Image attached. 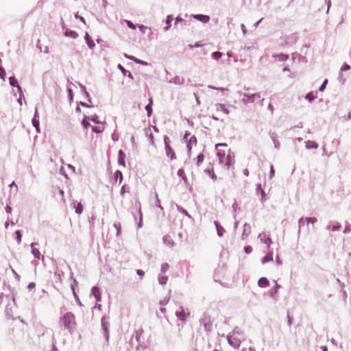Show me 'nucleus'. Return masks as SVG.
<instances>
[{
    "label": "nucleus",
    "instance_id": "obj_40",
    "mask_svg": "<svg viewBox=\"0 0 351 351\" xmlns=\"http://www.w3.org/2000/svg\"><path fill=\"white\" fill-rule=\"evenodd\" d=\"M118 69L123 73L124 75H126V74L128 73V71L125 70L121 64L118 65Z\"/></svg>",
    "mask_w": 351,
    "mask_h": 351
},
{
    "label": "nucleus",
    "instance_id": "obj_41",
    "mask_svg": "<svg viewBox=\"0 0 351 351\" xmlns=\"http://www.w3.org/2000/svg\"><path fill=\"white\" fill-rule=\"evenodd\" d=\"M222 54L221 52H219V51H215L213 53V56L215 58V59H219L221 57Z\"/></svg>",
    "mask_w": 351,
    "mask_h": 351
},
{
    "label": "nucleus",
    "instance_id": "obj_42",
    "mask_svg": "<svg viewBox=\"0 0 351 351\" xmlns=\"http://www.w3.org/2000/svg\"><path fill=\"white\" fill-rule=\"evenodd\" d=\"M5 75V71H4V69L3 68L0 67V77L3 80H4Z\"/></svg>",
    "mask_w": 351,
    "mask_h": 351
},
{
    "label": "nucleus",
    "instance_id": "obj_28",
    "mask_svg": "<svg viewBox=\"0 0 351 351\" xmlns=\"http://www.w3.org/2000/svg\"><path fill=\"white\" fill-rule=\"evenodd\" d=\"M350 69V66L347 63H344L340 69V72L342 73L343 71H346Z\"/></svg>",
    "mask_w": 351,
    "mask_h": 351
},
{
    "label": "nucleus",
    "instance_id": "obj_36",
    "mask_svg": "<svg viewBox=\"0 0 351 351\" xmlns=\"http://www.w3.org/2000/svg\"><path fill=\"white\" fill-rule=\"evenodd\" d=\"M116 178L117 179L119 178V182L121 183L123 180V175L120 171H116Z\"/></svg>",
    "mask_w": 351,
    "mask_h": 351
},
{
    "label": "nucleus",
    "instance_id": "obj_9",
    "mask_svg": "<svg viewBox=\"0 0 351 351\" xmlns=\"http://www.w3.org/2000/svg\"><path fill=\"white\" fill-rule=\"evenodd\" d=\"M202 322L204 324V328L208 330V331H210L211 330V328H212V323L210 322V317H204L202 319Z\"/></svg>",
    "mask_w": 351,
    "mask_h": 351
},
{
    "label": "nucleus",
    "instance_id": "obj_3",
    "mask_svg": "<svg viewBox=\"0 0 351 351\" xmlns=\"http://www.w3.org/2000/svg\"><path fill=\"white\" fill-rule=\"evenodd\" d=\"M239 333L234 330L231 335L228 336V343L234 348H238L241 344V339L239 337Z\"/></svg>",
    "mask_w": 351,
    "mask_h": 351
},
{
    "label": "nucleus",
    "instance_id": "obj_4",
    "mask_svg": "<svg viewBox=\"0 0 351 351\" xmlns=\"http://www.w3.org/2000/svg\"><path fill=\"white\" fill-rule=\"evenodd\" d=\"M259 100H261V96L258 93H254L252 95L244 94L242 98V101L245 104L253 103Z\"/></svg>",
    "mask_w": 351,
    "mask_h": 351
},
{
    "label": "nucleus",
    "instance_id": "obj_45",
    "mask_svg": "<svg viewBox=\"0 0 351 351\" xmlns=\"http://www.w3.org/2000/svg\"><path fill=\"white\" fill-rule=\"evenodd\" d=\"M274 173H275V171H274V166L273 165H271L270 167V174H271V178L273 177L274 176Z\"/></svg>",
    "mask_w": 351,
    "mask_h": 351
},
{
    "label": "nucleus",
    "instance_id": "obj_29",
    "mask_svg": "<svg viewBox=\"0 0 351 351\" xmlns=\"http://www.w3.org/2000/svg\"><path fill=\"white\" fill-rule=\"evenodd\" d=\"M158 280L161 285H165L167 281V277L165 276H161L158 278Z\"/></svg>",
    "mask_w": 351,
    "mask_h": 351
},
{
    "label": "nucleus",
    "instance_id": "obj_62",
    "mask_svg": "<svg viewBox=\"0 0 351 351\" xmlns=\"http://www.w3.org/2000/svg\"><path fill=\"white\" fill-rule=\"evenodd\" d=\"M121 194H123V193H124V186H123L121 188Z\"/></svg>",
    "mask_w": 351,
    "mask_h": 351
},
{
    "label": "nucleus",
    "instance_id": "obj_39",
    "mask_svg": "<svg viewBox=\"0 0 351 351\" xmlns=\"http://www.w3.org/2000/svg\"><path fill=\"white\" fill-rule=\"evenodd\" d=\"M306 99L309 101H312L314 99V96L312 93H309L306 95Z\"/></svg>",
    "mask_w": 351,
    "mask_h": 351
},
{
    "label": "nucleus",
    "instance_id": "obj_24",
    "mask_svg": "<svg viewBox=\"0 0 351 351\" xmlns=\"http://www.w3.org/2000/svg\"><path fill=\"white\" fill-rule=\"evenodd\" d=\"M152 99H150L149 103L145 106V110L147 112L148 117H150L152 114Z\"/></svg>",
    "mask_w": 351,
    "mask_h": 351
},
{
    "label": "nucleus",
    "instance_id": "obj_47",
    "mask_svg": "<svg viewBox=\"0 0 351 351\" xmlns=\"http://www.w3.org/2000/svg\"><path fill=\"white\" fill-rule=\"evenodd\" d=\"M278 56H279V59L282 60H287L288 58L287 56H285V55H282V54L279 55Z\"/></svg>",
    "mask_w": 351,
    "mask_h": 351
},
{
    "label": "nucleus",
    "instance_id": "obj_60",
    "mask_svg": "<svg viewBox=\"0 0 351 351\" xmlns=\"http://www.w3.org/2000/svg\"><path fill=\"white\" fill-rule=\"evenodd\" d=\"M156 198H157V202L158 203V206L161 208V206L160 204V200L158 199V195H156Z\"/></svg>",
    "mask_w": 351,
    "mask_h": 351
},
{
    "label": "nucleus",
    "instance_id": "obj_14",
    "mask_svg": "<svg viewBox=\"0 0 351 351\" xmlns=\"http://www.w3.org/2000/svg\"><path fill=\"white\" fill-rule=\"evenodd\" d=\"M73 208H75L76 213L82 214L83 213L84 207L80 202H74L73 203Z\"/></svg>",
    "mask_w": 351,
    "mask_h": 351
},
{
    "label": "nucleus",
    "instance_id": "obj_34",
    "mask_svg": "<svg viewBox=\"0 0 351 351\" xmlns=\"http://www.w3.org/2000/svg\"><path fill=\"white\" fill-rule=\"evenodd\" d=\"M163 239H164V241L165 243H168V245H169L170 246L173 245V242L171 241V239L169 236H165Z\"/></svg>",
    "mask_w": 351,
    "mask_h": 351
},
{
    "label": "nucleus",
    "instance_id": "obj_49",
    "mask_svg": "<svg viewBox=\"0 0 351 351\" xmlns=\"http://www.w3.org/2000/svg\"><path fill=\"white\" fill-rule=\"evenodd\" d=\"M208 87H209L210 88L217 89V90H221V91H224V90H226V89L223 88H215V87L212 86H209Z\"/></svg>",
    "mask_w": 351,
    "mask_h": 351
},
{
    "label": "nucleus",
    "instance_id": "obj_44",
    "mask_svg": "<svg viewBox=\"0 0 351 351\" xmlns=\"http://www.w3.org/2000/svg\"><path fill=\"white\" fill-rule=\"evenodd\" d=\"M252 251V248L250 246H247V247H245V252L247 254L250 253Z\"/></svg>",
    "mask_w": 351,
    "mask_h": 351
},
{
    "label": "nucleus",
    "instance_id": "obj_23",
    "mask_svg": "<svg viewBox=\"0 0 351 351\" xmlns=\"http://www.w3.org/2000/svg\"><path fill=\"white\" fill-rule=\"evenodd\" d=\"M65 36H68V37H71L73 38H76L77 37V34L74 32V31H71V30H66L65 32Z\"/></svg>",
    "mask_w": 351,
    "mask_h": 351
},
{
    "label": "nucleus",
    "instance_id": "obj_53",
    "mask_svg": "<svg viewBox=\"0 0 351 351\" xmlns=\"http://www.w3.org/2000/svg\"><path fill=\"white\" fill-rule=\"evenodd\" d=\"M221 230H223V228H221V230L217 227V233L219 234V236H221L222 235V233L221 232Z\"/></svg>",
    "mask_w": 351,
    "mask_h": 351
},
{
    "label": "nucleus",
    "instance_id": "obj_1",
    "mask_svg": "<svg viewBox=\"0 0 351 351\" xmlns=\"http://www.w3.org/2000/svg\"><path fill=\"white\" fill-rule=\"evenodd\" d=\"M227 147L226 143H218L215 145V149L219 163L226 167H229L234 160V156Z\"/></svg>",
    "mask_w": 351,
    "mask_h": 351
},
{
    "label": "nucleus",
    "instance_id": "obj_15",
    "mask_svg": "<svg viewBox=\"0 0 351 351\" xmlns=\"http://www.w3.org/2000/svg\"><path fill=\"white\" fill-rule=\"evenodd\" d=\"M258 285L260 287L264 288V287H268L269 285V280L266 278L262 277L258 280Z\"/></svg>",
    "mask_w": 351,
    "mask_h": 351
},
{
    "label": "nucleus",
    "instance_id": "obj_30",
    "mask_svg": "<svg viewBox=\"0 0 351 351\" xmlns=\"http://www.w3.org/2000/svg\"><path fill=\"white\" fill-rule=\"evenodd\" d=\"M102 326H103V328H104V329L105 330L106 338L107 341H108L109 332H108V328H107L106 325L105 324V323L104 322H102Z\"/></svg>",
    "mask_w": 351,
    "mask_h": 351
},
{
    "label": "nucleus",
    "instance_id": "obj_33",
    "mask_svg": "<svg viewBox=\"0 0 351 351\" xmlns=\"http://www.w3.org/2000/svg\"><path fill=\"white\" fill-rule=\"evenodd\" d=\"M15 234L16 236L17 241L19 243H20L21 242V239H22V234L19 230L16 231Z\"/></svg>",
    "mask_w": 351,
    "mask_h": 351
},
{
    "label": "nucleus",
    "instance_id": "obj_13",
    "mask_svg": "<svg viewBox=\"0 0 351 351\" xmlns=\"http://www.w3.org/2000/svg\"><path fill=\"white\" fill-rule=\"evenodd\" d=\"M36 245V243H32L31 244L32 253L34 256L35 258L40 259L41 258L42 255H41L40 251L37 248L35 247Z\"/></svg>",
    "mask_w": 351,
    "mask_h": 351
},
{
    "label": "nucleus",
    "instance_id": "obj_35",
    "mask_svg": "<svg viewBox=\"0 0 351 351\" xmlns=\"http://www.w3.org/2000/svg\"><path fill=\"white\" fill-rule=\"evenodd\" d=\"M88 119H89L93 122H95L97 123H99V121H98V117L97 115H94L93 117H88Z\"/></svg>",
    "mask_w": 351,
    "mask_h": 351
},
{
    "label": "nucleus",
    "instance_id": "obj_32",
    "mask_svg": "<svg viewBox=\"0 0 351 351\" xmlns=\"http://www.w3.org/2000/svg\"><path fill=\"white\" fill-rule=\"evenodd\" d=\"M32 124L36 128V130L39 131V122L35 117L32 120Z\"/></svg>",
    "mask_w": 351,
    "mask_h": 351
},
{
    "label": "nucleus",
    "instance_id": "obj_18",
    "mask_svg": "<svg viewBox=\"0 0 351 351\" xmlns=\"http://www.w3.org/2000/svg\"><path fill=\"white\" fill-rule=\"evenodd\" d=\"M125 58H127L128 59H130L131 60H133L134 62H135L136 63H138V64H143V65H146L147 64V62L143 61V60H141L139 59H137L136 58H135L134 56H129L128 54H125L124 55Z\"/></svg>",
    "mask_w": 351,
    "mask_h": 351
},
{
    "label": "nucleus",
    "instance_id": "obj_61",
    "mask_svg": "<svg viewBox=\"0 0 351 351\" xmlns=\"http://www.w3.org/2000/svg\"><path fill=\"white\" fill-rule=\"evenodd\" d=\"M176 20V22L182 21V19H180L179 17H177Z\"/></svg>",
    "mask_w": 351,
    "mask_h": 351
},
{
    "label": "nucleus",
    "instance_id": "obj_26",
    "mask_svg": "<svg viewBox=\"0 0 351 351\" xmlns=\"http://www.w3.org/2000/svg\"><path fill=\"white\" fill-rule=\"evenodd\" d=\"M196 160H197V162H196L197 165L199 166L204 162V154H199L197 156Z\"/></svg>",
    "mask_w": 351,
    "mask_h": 351
},
{
    "label": "nucleus",
    "instance_id": "obj_16",
    "mask_svg": "<svg viewBox=\"0 0 351 351\" xmlns=\"http://www.w3.org/2000/svg\"><path fill=\"white\" fill-rule=\"evenodd\" d=\"M105 129L104 124L103 123H99V125L92 126V130L96 133H101Z\"/></svg>",
    "mask_w": 351,
    "mask_h": 351
},
{
    "label": "nucleus",
    "instance_id": "obj_31",
    "mask_svg": "<svg viewBox=\"0 0 351 351\" xmlns=\"http://www.w3.org/2000/svg\"><path fill=\"white\" fill-rule=\"evenodd\" d=\"M88 117H84V119L82 120V125L84 126V128H87L89 125H90V123L86 121V119H88Z\"/></svg>",
    "mask_w": 351,
    "mask_h": 351
},
{
    "label": "nucleus",
    "instance_id": "obj_22",
    "mask_svg": "<svg viewBox=\"0 0 351 351\" xmlns=\"http://www.w3.org/2000/svg\"><path fill=\"white\" fill-rule=\"evenodd\" d=\"M205 172L207 173L212 178L213 180L217 179V176L215 173L213 168H211V169L208 168V169H205Z\"/></svg>",
    "mask_w": 351,
    "mask_h": 351
},
{
    "label": "nucleus",
    "instance_id": "obj_50",
    "mask_svg": "<svg viewBox=\"0 0 351 351\" xmlns=\"http://www.w3.org/2000/svg\"><path fill=\"white\" fill-rule=\"evenodd\" d=\"M169 265L167 264H165L162 266V270L165 271V270L168 268Z\"/></svg>",
    "mask_w": 351,
    "mask_h": 351
},
{
    "label": "nucleus",
    "instance_id": "obj_19",
    "mask_svg": "<svg viewBox=\"0 0 351 351\" xmlns=\"http://www.w3.org/2000/svg\"><path fill=\"white\" fill-rule=\"evenodd\" d=\"M272 261H273V253L271 252H270L263 258L262 263L265 264L266 263H268V262H270Z\"/></svg>",
    "mask_w": 351,
    "mask_h": 351
},
{
    "label": "nucleus",
    "instance_id": "obj_59",
    "mask_svg": "<svg viewBox=\"0 0 351 351\" xmlns=\"http://www.w3.org/2000/svg\"><path fill=\"white\" fill-rule=\"evenodd\" d=\"M176 158V154L174 153H172L171 156V159L173 160V159H175Z\"/></svg>",
    "mask_w": 351,
    "mask_h": 351
},
{
    "label": "nucleus",
    "instance_id": "obj_43",
    "mask_svg": "<svg viewBox=\"0 0 351 351\" xmlns=\"http://www.w3.org/2000/svg\"><path fill=\"white\" fill-rule=\"evenodd\" d=\"M327 83H328V80H324V83L322 84V86H320V88H319V90H320L321 91H323V90L325 89Z\"/></svg>",
    "mask_w": 351,
    "mask_h": 351
},
{
    "label": "nucleus",
    "instance_id": "obj_38",
    "mask_svg": "<svg viewBox=\"0 0 351 351\" xmlns=\"http://www.w3.org/2000/svg\"><path fill=\"white\" fill-rule=\"evenodd\" d=\"M125 23L130 28L136 29V26L130 21L125 20Z\"/></svg>",
    "mask_w": 351,
    "mask_h": 351
},
{
    "label": "nucleus",
    "instance_id": "obj_8",
    "mask_svg": "<svg viewBox=\"0 0 351 351\" xmlns=\"http://www.w3.org/2000/svg\"><path fill=\"white\" fill-rule=\"evenodd\" d=\"M92 294L94 295V297L96 299L97 302H100L101 299V293L100 291L99 288L97 287H93L91 290Z\"/></svg>",
    "mask_w": 351,
    "mask_h": 351
},
{
    "label": "nucleus",
    "instance_id": "obj_6",
    "mask_svg": "<svg viewBox=\"0 0 351 351\" xmlns=\"http://www.w3.org/2000/svg\"><path fill=\"white\" fill-rule=\"evenodd\" d=\"M176 315L180 319L184 321L186 319L190 313L189 312L185 311V310L181 307L178 311H176Z\"/></svg>",
    "mask_w": 351,
    "mask_h": 351
},
{
    "label": "nucleus",
    "instance_id": "obj_20",
    "mask_svg": "<svg viewBox=\"0 0 351 351\" xmlns=\"http://www.w3.org/2000/svg\"><path fill=\"white\" fill-rule=\"evenodd\" d=\"M85 40H86V42L88 45V46L90 48H93V47H95V44L94 41L91 39L90 36L88 34V33L86 34Z\"/></svg>",
    "mask_w": 351,
    "mask_h": 351
},
{
    "label": "nucleus",
    "instance_id": "obj_5",
    "mask_svg": "<svg viewBox=\"0 0 351 351\" xmlns=\"http://www.w3.org/2000/svg\"><path fill=\"white\" fill-rule=\"evenodd\" d=\"M184 138L186 141H188L187 147L188 149L191 151L192 147L197 144L196 137L195 136H191V133L187 131L185 132Z\"/></svg>",
    "mask_w": 351,
    "mask_h": 351
},
{
    "label": "nucleus",
    "instance_id": "obj_37",
    "mask_svg": "<svg viewBox=\"0 0 351 351\" xmlns=\"http://www.w3.org/2000/svg\"><path fill=\"white\" fill-rule=\"evenodd\" d=\"M306 221L308 223H314L317 221V219L315 217H307Z\"/></svg>",
    "mask_w": 351,
    "mask_h": 351
},
{
    "label": "nucleus",
    "instance_id": "obj_57",
    "mask_svg": "<svg viewBox=\"0 0 351 351\" xmlns=\"http://www.w3.org/2000/svg\"><path fill=\"white\" fill-rule=\"evenodd\" d=\"M212 117L213 119L217 121L219 119V118L217 116H215V114H213Z\"/></svg>",
    "mask_w": 351,
    "mask_h": 351
},
{
    "label": "nucleus",
    "instance_id": "obj_7",
    "mask_svg": "<svg viewBox=\"0 0 351 351\" xmlns=\"http://www.w3.org/2000/svg\"><path fill=\"white\" fill-rule=\"evenodd\" d=\"M258 238L260 239L261 242H263L265 244H267L268 248L270 247V245L272 243V241H271V239L269 237H267L266 234H265V233L260 234L258 235Z\"/></svg>",
    "mask_w": 351,
    "mask_h": 351
},
{
    "label": "nucleus",
    "instance_id": "obj_58",
    "mask_svg": "<svg viewBox=\"0 0 351 351\" xmlns=\"http://www.w3.org/2000/svg\"><path fill=\"white\" fill-rule=\"evenodd\" d=\"M128 77H129L130 79L133 80V75H132V73H131L130 71H128Z\"/></svg>",
    "mask_w": 351,
    "mask_h": 351
},
{
    "label": "nucleus",
    "instance_id": "obj_12",
    "mask_svg": "<svg viewBox=\"0 0 351 351\" xmlns=\"http://www.w3.org/2000/svg\"><path fill=\"white\" fill-rule=\"evenodd\" d=\"M215 108H216V110L218 111V112H223L226 114H229V110L226 107V106L224 104H217L215 105Z\"/></svg>",
    "mask_w": 351,
    "mask_h": 351
},
{
    "label": "nucleus",
    "instance_id": "obj_51",
    "mask_svg": "<svg viewBox=\"0 0 351 351\" xmlns=\"http://www.w3.org/2000/svg\"><path fill=\"white\" fill-rule=\"evenodd\" d=\"M243 173H244V175L245 176H249V171H248V169H244Z\"/></svg>",
    "mask_w": 351,
    "mask_h": 351
},
{
    "label": "nucleus",
    "instance_id": "obj_11",
    "mask_svg": "<svg viewBox=\"0 0 351 351\" xmlns=\"http://www.w3.org/2000/svg\"><path fill=\"white\" fill-rule=\"evenodd\" d=\"M193 17L198 21H200L202 23H206L209 21L210 18L207 15L203 14H193Z\"/></svg>",
    "mask_w": 351,
    "mask_h": 351
},
{
    "label": "nucleus",
    "instance_id": "obj_55",
    "mask_svg": "<svg viewBox=\"0 0 351 351\" xmlns=\"http://www.w3.org/2000/svg\"><path fill=\"white\" fill-rule=\"evenodd\" d=\"M322 351H328V348L326 346L322 347Z\"/></svg>",
    "mask_w": 351,
    "mask_h": 351
},
{
    "label": "nucleus",
    "instance_id": "obj_54",
    "mask_svg": "<svg viewBox=\"0 0 351 351\" xmlns=\"http://www.w3.org/2000/svg\"><path fill=\"white\" fill-rule=\"evenodd\" d=\"M59 193L61 195L62 197H64V191L62 190H59ZM62 199L64 202L65 201L64 197H62Z\"/></svg>",
    "mask_w": 351,
    "mask_h": 351
},
{
    "label": "nucleus",
    "instance_id": "obj_25",
    "mask_svg": "<svg viewBox=\"0 0 351 351\" xmlns=\"http://www.w3.org/2000/svg\"><path fill=\"white\" fill-rule=\"evenodd\" d=\"M172 20H173L172 16H171V15L167 16V20H166L167 26L165 27V30L167 31V29H169L170 28V27L171 25V23Z\"/></svg>",
    "mask_w": 351,
    "mask_h": 351
},
{
    "label": "nucleus",
    "instance_id": "obj_56",
    "mask_svg": "<svg viewBox=\"0 0 351 351\" xmlns=\"http://www.w3.org/2000/svg\"><path fill=\"white\" fill-rule=\"evenodd\" d=\"M268 107L271 111L274 110V106L271 104H269Z\"/></svg>",
    "mask_w": 351,
    "mask_h": 351
},
{
    "label": "nucleus",
    "instance_id": "obj_64",
    "mask_svg": "<svg viewBox=\"0 0 351 351\" xmlns=\"http://www.w3.org/2000/svg\"><path fill=\"white\" fill-rule=\"evenodd\" d=\"M351 117V112L349 113V115H348V118H350Z\"/></svg>",
    "mask_w": 351,
    "mask_h": 351
},
{
    "label": "nucleus",
    "instance_id": "obj_27",
    "mask_svg": "<svg viewBox=\"0 0 351 351\" xmlns=\"http://www.w3.org/2000/svg\"><path fill=\"white\" fill-rule=\"evenodd\" d=\"M143 332L144 331L142 328H140L136 331V339L137 341L140 342L141 337L143 335Z\"/></svg>",
    "mask_w": 351,
    "mask_h": 351
},
{
    "label": "nucleus",
    "instance_id": "obj_21",
    "mask_svg": "<svg viewBox=\"0 0 351 351\" xmlns=\"http://www.w3.org/2000/svg\"><path fill=\"white\" fill-rule=\"evenodd\" d=\"M124 158H125V154L124 152L122 151V150H120L119 152V163L120 165H122L123 166H125V160H124Z\"/></svg>",
    "mask_w": 351,
    "mask_h": 351
},
{
    "label": "nucleus",
    "instance_id": "obj_2",
    "mask_svg": "<svg viewBox=\"0 0 351 351\" xmlns=\"http://www.w3.org/2000/svg\"><path fill=\"white\" fill-rule=\"evenodd\" d=\"M64 327L72 332L76 327L75 316L71 312L66 313L60 319Z\"/></svg>",
    "mask_w": 351,
    "mask_h": 351
},
{
    "label": "nucleus",
    "instance_id": "obj_46",
    "mask_svg": "<svg viewBox=\"0 0 351 351\" xmlns=\"http://www.w3.org/2000/svg\"><path fill=\"white\" fill-rule=\"evenodd\" d=\"M184 174V170L182 169H180L178 171V175L180 177H182L183 175Z\"/></svg>",
    "mask_w": 351,
    "mask_h": 351
},
{
    "label": "nucleus",
    "instance_id": "obj_63",
    "mask_svg": "<svg viewBox=\"0 0 351 351\" xmlns=\"http://www.w3.org/2000/svg\"><path fill=\"white\" fill-rule=\"evenodd\" d=\"M14 185L15 186V183L13 182H12L10 186H14Z\"/></svg>",
    "mask_w": 351,
    "mask_h": 351
},
{
    "label": "nucleus",
    "instance_id": "obj_52",
    "mask_svg": "<svg viewBox=\"0 0 351 351\" xmlns=\"http://www.w3.org/2000/svg\"><path fill=\"white\" fill-rule=\"evenodd\" d=\"M221 230H223V228H221V230L217 227V233L219 234V236H221L222 235V233L221 232Z\"/></svg>",
    "mask_w": 351,
    "mask_h": 351
},
{
    "label": "nucleus",
    "instance_id": "obj_48",
    "mask_svg": "<svg viewBox=\"0 0 351 351\" xmlns=\"http://www.w3.org/2000/svg\"><path fill=\"white\" fill-rule=\"evenodd\" d=\"M136 273H137V274H138V275H139V276H144V274H145L144 271H142V270H141V269H138V270L136 271Z\"/></svg>",
    "mask_w": 351,
    "mask_h": 351
},
{
    "label": "nucleus",
    "instance_id": "obj_17",
    "mask_svg": "<svg viewBox=\"0 0 351 351\" xmlns=\"http://www.w3.org/2000/svg\"><path fill=\"white\" fill-rule=\"evenodd\" d=\"M9 82L12 86H16L20 92L21 91V87L19 85L17 80L14 77H10Z\"/></svg>",
    "mask_w": 351,
    "mask_h": 351
},
{
    "label": "nucleus",
    "instance_id": "obj_10",
    "mask_svg": "<svg viewBox=\"0 0 351 351\" xmlns=\"http://www.w3.org/2000/svg\"><path fill=\"white\" fill-rule=\"evenodd\" d=\"M256 192L258 195H261L260 200L263 202L266 200V193L265 191L262 189L261 185L258 184L256 187Z\"/></svg>",
    "mask_w": 351,
    "mask_h": 351
}]
</instances>
